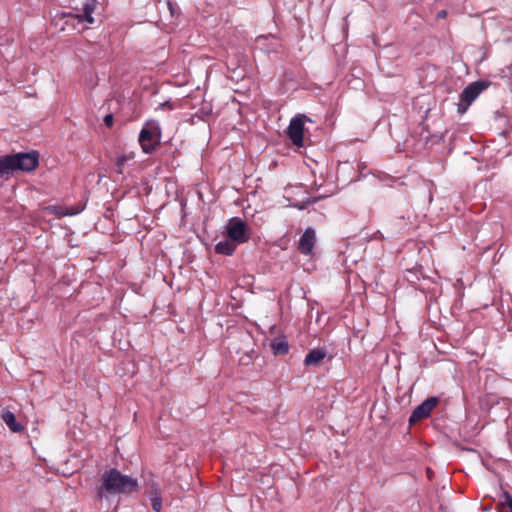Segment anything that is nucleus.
I'll list each match as a JSON object with an SVG mask.
<instances>
[{
	"mask_svg": "<svg viewBox=\"0 0 512 512\" xmlns=\"http://www.w3.org/2000/svg\"><path fill=\"white\" fill-rule=\"evenodd\" d=\"M137 489V479L122 474L116 468H111L101 476L100 486L97 488V497L103 499L110 495L130 494L137 491Z\"/></svg>",
	"mask_w": 512,
	"mask_h": 512,
	"instance_id": "f257e3e1",
	"label": "nucleus"
},
{
	"mask_svg": "<svg viewBox=\"0 0 512 512\" xmlns=\"http://www.w3.org/2000/svg\"><path fill=\"white\" fill-rule=\"evenodd\" d=\"M39 163L37 152L16 153L0 157V178L8 179L15 171H33Z\"/></svg>",
	"mask_w": 512,
	"mask_h": 512,
	"instance_id": "f03ea898",
	"label": "nucleus"
},
{
	"mask_svg": "<svg viewBox=\"0 0 512 512\" xmlns=\"http://www.w3.org/2000/svg\"><path fill=\"white\" fill-rule=\"evenodd\" d=\"M161 139V128L155 120L146 122L139 134V144L142 151L151 154L158 148Z\"/></svg>",
	"mask_w": 512,
	"mask_h": 512,
	"instance_id": "7ed1b4c3",
	"label": "nucleus"
},
{
	"mask_svg": "<svg viewBox=\"0 0 512 512\" xmlns=\"http://www.w3.org/2000/svg\"><path fill=\"white\" fill-rule=\"evenodd\" d=\"M226 233L237 244L246 243L250 239V229L239 217L231 218L226 225Z\"/></svg>",
	"mask_w": 512,
	"mask_h": 512,
	"instance_id": "20e7f679",
	"label": "nucleus"
},
{
	"mask_svg": "<svg viewBox=\"0 0 512 512\" xmlns=\"http://www.w3.org/2000/svg\"><path fill=\"white\" fill-rule=\"evenodd\" d=\"M488 87L484 81H476L469 84L460 94V103L458 111L460 113L466 112L472 102Z\"/></svg>",
	"mask_w": 512,
	"mask_h": 512,
	"instance_id": "39448f33",
	"label": "nucleus"
},
{
	"mask_svg": "<svg viewBox=\"0 0 512 512\" xmlns=\"http://www.w3.org/2000/svg\"><path fill=\"white\" fill-rule=\"evenodd\" d=\"M306 119L307 117L305 115L299 114L290 120L287 128V135L289 139L297 147L303 146L304 125Z\"/></svg>",
	"mask_w": 512,
	"mask_h": 512,
	"instance_id": "423d86ee",
	"label": "nucleus"
},
{
	"mask_svg": "<svg viewBox=\"0 0 512 512\" xmlns=\"http://www.w3.org/2000/svg\"><path fill=\"white\" fill-rule=\"evenodd\" d=\"M98 1L97 0H85L81 7L76 6L73 8L74 14L72 15L79 22H85L87 24H94L95 19L93 17V13L97 9Z\"/></svg>",
	"mask_w": 512,
	"mask_h": 512,
	"instance_id": "0eeeda50",
	"label": "nucleus"
},
{
	"mask_svg": "<svg viewBox=\"0 0 512 512\" xmlns=\"http://www.w3.org/2000/svg\"><path fill=\"white\" fill-rule=\"evenodd\" d=\"M438 403L439 399L437 397L427 398L413 410L409 417V424L413 425L420 420L427 418Z\"/></svg>",
	"mask_w": 512,
	"mask_h": 512,
	"instance_id": "6e6552de",
	"label": "nucleus"
},
{
	"mask_svg": "<svg viewBox=\"0 0 512 512\" xmlns=\"http://www.w3.org/2000/svg\"><path fill=\"white\" fill-rule=\"evenodd\" d=\"M316 243L315 230L311 227L306 228L298 243V250L303 255H311Z\"/></svg>",
	"mask_w": 512,
	"mask_h": 512,
	"instance_id": "1a4fd4ad",
	"label": "nucleus"
},
{
	"mask_svg": "<svg viewBox=\"0 0 512 512\" xmlns=\"http://www.w3.org/2000/svg\"><path fill=\"white\" fill-rule=\"evenodd\" d=\"M326 357V351L322 348L312 349L305 356L304 364L306 366H319Z\"/></svg>",
	"mask_w": 512,
	"mask_h": 512,
	"instance_id": "9d476101",
	"label": "nucleus"
},
{
	"mask_svg": "<svg viewBox=\"0 0 512 512\" xmlns=\"http://www.w3.org/2000/svg\"><path fill=\"white\" fill-rule=\"evenodd\" d=\"M237 245L238 244L235 241L228 237L227 239L219 241L215 245V252L218 254L230 256L236 250Z\"/></svg>",
	"mask_w": 512,
	"mask_h": 512,
	"instance_id": "9b49d317",
	"label": "nucleus"
},
{
	"mask_svg": "<svg viewBox=\"0 0 512 512\" xmlns=\"http://www.w3.org/2000/svg\"><path fill=\"white\" fill-rule=\"evenodd\" d=\"M1 418L12 432L20 433L24 430V426L17 422L13 412L6 410L2 413Z\"/></svg>",
	"mask_w": 512,
	"mask_h": 512,
	"instance_id": "f8f14e48",
	"label": "nucleus"
},
{
	"mask_svg": "<svg viewBox=\"0 0 512 512\" xmlns=\"http://www.w3.org/2000/svg\"><path fill=\"white\" fill-rule=\"evenodd\" d=\"M275 355H285L289 352V345L285 338H276L270 343Z\"/></svg>",
	"mask_w": 512,
	"mask_h": 512,
	"instance_id": "ddd939ff",
	"label": "nucleus"
},
{
	"mask_svg": "<svg viewBox=\"0 0 512 512\" xmlns=\"http://www.w3.org/2000/svg\"><path fill=\"white\" fill-rule=\"evenodd\" d=\"M135 155L133 152H130L129 154H124L121 156H118L116 159V169L118 174H123L125 163L129 160L134 159Z\"/></svg>",
	"mask_w": 512,
	"mask_h": 512,
	"instance_id": "4468645a",
	"label": "nucleus"
},
{
	"mask_svg": "<svg viewBox=\"0 0 512 512\" xmlns=\"http://www.w3.org/2000/svg\"><path fill=\"white\" fill-rule=\"evenodd\" d=\"M79 211L78 210H72L68 209L63 206H52L51 207V213L55 214L58 217L68 216V215H75Z\"/></svg>",
	"mask_w": 512,
	"mask_h": 512,
	"instance_id": "2eb2a0df",
	"label": "nucleus"
},
{
	"mask_svg": "<svg viewBox=\"0 0 512 512\" xmlns=\"http://www.w3.org/2000/svg\"><path fill=\"white\" fill-rule=\"evenodd\" d=\"M500 505L507 508L506 512H512V496L509 492H502L500 496Z\"/></svg>",
	"mask_w": 512,
	"mask_h": 512,
	"instance_id": "dca6fc26",
	"label": "nucleus"
},
{
	"mask_svg": "<svg viewBox=\"0 0 512 512\" xmlns=\"http://www.w3.org/2000/svg\"><path fill=\"white\" fill-rule=\"evenodd\" d=\"M151 506L155 512H160L162 508V498L157 489H155L154 494L151 497Z\"/></svg>",
	"mask_w": 512,
	"mask_h": 512,
	"instance_id": "f3484780",
	"label": "nucleus"
},
{
	"mask_svg": "<svg viewBox=\"0 0 512 512\" xmlns=\"http://www.w3.org/2000/svg\"><path fill=\"white\" fill-rule=\"evenodd\" d=\"M113 115L112 114H107L105 117H104V124L107 126V127H112L113 125Z\"/></svg>",
	"mask_w": 512,
	"mask_h": 512,
	"instance_id": "a211bd4d",
	"label": "nucleus"
},
{
	"mask_svg": "<svg viewBox=\"0 0 512 512\" xmlns=\"http://www.w3.org/2000/svg\"><path fill=\"white\" fill-rule=\"evenodd\" d=\"M448 13L446 10H441L437 13L438 19H445L447 17Z\"/></svg>",
	"mask_w": 512,
	"mask_h": 512,
	"instance_id": "6ab92c4d",
	"label": "nucleus"
},
{
	"mask_svg": "<svg viewBox=\"0 0 512 512\" xmlns=\"http://www.w3.org/2000/svg\"><path fill=\"white\" fill-rule=\"evenodd\" d=\"M160 107H161L162 109H169V110H172V109H173L172 104H171L170 102H168V101H166V102H164V103L160 104Z\"/></svg>",
	"mask_w": 512,
	"mask_h": 512,
	"instance_id": "aec40b11",
	"label": "nucleus"
},
{
	"mask_svg": "<svg viewBox=\"0 0 512 512\" xmlns=\"http://www.w3.org/2000/svg\"><path fill=\"white\" fill-rule=\"evenodd\" d=\"M508 328L510 331H512V314H511V318L509 320V323H508Z\"/></svg>",
	"mask_w": 512,
	"mask_h": 512,
	"instance_id": "412c9836",
	"label": "nucleus"
},
{
	"mask_svg": "<svg viewBox=\"0 0 512 512\" xmlns=\"http://www.w3.org/2000/svg\"><path fill=\"white\" fill-rule=\"evenodd\" d=\"M167 5H168L169 9L172 11V3L170 1H168Z\"/></svg>",
	"mask_w": 512,
	"mask_h": 512,
	"instance_id": "4be33fe9",
	"label": "nucleus"
}]
</instances>
